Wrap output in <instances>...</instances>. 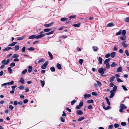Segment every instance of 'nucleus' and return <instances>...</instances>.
Returning <instances> with one entry per match:
<instances>
[{"label": "nucleus", "mask_w": 129, "mask_h": 129, "mask_svg": "<svg viewBox=\"0 0 129 129\" xmlns=\"http://www.w3.org/2000/svg\"><path fill=\"white\" fill-rule=\"evenodd\" d=\"M26 35H24L21 37H20L17 39V40H22L24 39L26 37Z\"/></svg>", "instance_id": "obj_17"}, {"label": "nucleus", "mask_w": 129, "mask_h": 129, "mask_svg": "<svg viewBox=\"0 0 129 129\" xmlns=\"http://www.w3.org/2000/svg\"><path fill=\"white\" fill-rule=\"evenodd\" d=\"M57 67V69L60 70L62 68L61 65L59 63H57L56 65Z\"/></svg>", "instance_id": "obj_16"}, {"label": "nucleus", "mask_w": 129, "mask_h": 129, "mask_svg": "<svg viewBox=\"0 0 129 129\" xmlns=\"http://www.w3.org/2000/svg\"><path fill=\"white\" fill-rule=\"evenodd\" d=\"M117 89V87L116 85H114L113 87V90H113L114 92H115V91Z\"/></svg>", "instance_id": "obj_46"}, {"label": "nucleus", "mask_w": 129, "mask_h": 129, "mask_svg": "<svg viewBox=\"0 0 129 129\" xmlns=\"http://www.w3.org/2000/svg\"><path fill=\"white\" fill-rule=\"evenodd\" d=\"M11 68V67H9L8 68V71L10 74H11L12 73V70Z\"/></svg>", "instance_id": "obj_24"}, {"label": "nucleus", "mask_w": 129, "mask_h": 129, "mask_svg": "<svg viewBox=\"0 0 129 129\" xmlns=\"http://www.w3.org/2000/svg\"><path fill=\"white\" fill-rule=\"evenodd\" d=\"M115 77L114 76H113L111 77L109 80V81L110 82H112L113 81L114 79L115 78Z\"/></svg>", "instance_id": "obj_28"}, {"label": "nucleus", "mask_w": 129, "mask_h": 129, "mask_svg": "<svg viewBox=\"0 0 129 129\" xmlns=\"http://www.w3.org/2000/svg\"><path fill=\"white\" fill-rule=\"evenodd\" d=\"M126 41H124L122 43V45L124 48H126L127 47V45L125 44Z\"/></svg>", "instance_id": "obj_9"}, {"label": "nucleus", "mask_w": 129, "mask_h": 129, "mask_svg": "<svg viewBox=\"0 0 129 129\" xmlns=\"http://www.w3.org/2000/svg\"><path fill=\"white\" fill-rule=\"evenodd\" d=\"M117 65V64H115L114 62H113L112 63L111 65V66L112 67H116Z\"/></svg>", "instance_id": "obj_23"}, {"label": "nucleus", "mask_w": 129, "mask_h": 129, "mask_svg": "<svg viewBox=\"0 0 129 129\" xmlns=\"http://www.w3.org/2000/svg\"><path fill=\"white\" fill-rule=\"evenodd\" d=\"M17 87L16 85H13L11 87V88L12 90H14L15 88Z\"/></svg>", "instance_id": "obj_48"}, {"label": "nucleus", "mask_w": 129, "mask_h": 129, "mask_svg": "<svg viewBox=\"0 0 129 129\" xmlns=\"http://www.w3.org/2000/svg\"><path fill=\"white\" fill-rule=\"evenodd\" d=\"M83 101H82L80 102V103L79 104V105L80 106V107H81V106H83Z\"/></svg>", "instance_id": "obj_63"}, {"label": "nucleus", "mask_w": 129, "mask_h": 129, "mask_svg": "<svg viewBox=\"0 0 129 129\" xmlns=\"http://www.w3.org/2000/svg\"><path fill=\"white\" fill-rule=\"evenodd\" d=\"M15 63L13 62L11 63L10 64V66L12 67H14L15 66Z\"/></svg>", "instance_id": "obj_64"}, {"label": "nucleus", "mask_w": 129, "mask_h": 129, "mask_svg": "<svg viewBox=\"0 0 129 129\" xmlns=\"http://www.w3.org/2000/svg\"><path fill=\"white\" fill-rule=\"evenodd\" d=\"M68 19V18H63L60 19V20L62 21H64L67 20Z\"/></svg>", "instance_id": "obj_32"}, {"label": "nucleus", "mask_w": 129, "mask_h": 129, "mask_svg": "<svg viewBox=\"0 0 129 129\" xmlns=\"http://www.w3.org/2000/svg\"><path fill=\"white\" fill-rule=\"evenodd\" d=\"M48 61H46L45 62L43 65L41 67L42 69H45L48 64Z\"/></svg>", "instance_id": "obj_5"}, {"label": "nucleus", "mask_w": 129, "mask_h": 129, "mask_svg": "<svg viewBox=\"0 0 129 129\" xmlns=\"http://www.w3.org/2000/svg\"><path fill=\"white\" fill-rule=\"evenodd\" d=\"M51 30V28H46L44 29V31L45 32H48L50 31Z\"/></svg>", "instance_id": "obj_34"}, {"label": "nucleus", "mask_w": 129, "mask_h": 129, "mask_svg": "<svg viewBox=\"0 0 129 129\" xmlns=\"http://www.w3.org/2000/svg\"><path fill=\"white\" fill-rule=\"evenodd\" d=\"M44 35L43 34H40L38 36H36L35 35H32L29 37L28 39H30L35 38L36 39H38L44 37Z\"/></svg>", "instance_id": "obj_1"}, {"label": "nucleus", "mask_w": 129, "mask_h": 129, "mask_svg": "<svg viewBox=\"0 0 129 129\" xmlns=\"http://www.w3.org/2000/svg\"><path fill=\"white\" fill-rule=\"evenodd\" d=\"M19 89L21 90H22L24 88V87L23 86H20L19 87Z\"/></svg>", "instance_id": "obj_54"}, {"label": "nucleus", "mask_w": 129, "mask_h": 129, "mask_svg": "<svg viewBox=\"0 0 129 129\" xmlns=\"http://www.w3.org/2000/svg\"><path fill=\"white\" fill-rule=\"evenodd\" d=\"M114 24L113 23H110L107 25V27H109L114 26Z\"/></svg>", "instance_id": "obj_8"}, {"label": "nucleus", "mask_w": 129, "mask_h": 129, "mask_svg": "<svg viewBox=\"0 0 129 129\" xmlns=\"http://www.w3.org/2000/svg\"><path fill=\"white\" fill-rule=\"evenodd\" d=\"M93 102V101L92 99L88 100L87 101V102L88 103H92Z\"/></svg>", "instance_id": "obj_33"}, {"label": "nucleus", "mask_w": 129, "mask_h": 129, "mask_svg": "<svg viewBox=\"0 0 129 129\" xmlns=\"http://www.w3.org/2000/svg\"><path fill=\"white\" fill-rule=\"evenodd\" d=\"M126 31L125 30H121L122 35L123 36H124L126 34Z\"/></svg>", "instance_id": "obj_26"}, {"label": "nucleus", "mask_w": 129, "mask_h": 129, "mask_svg": "<svg viewBox=\"0 0 129 129\" xmlns=\"http://www.w3.org/2000/svg\"><path fill=\"white\" fill-rule=\"evenodd\" d=\"M45 61V60L43 58H41L40 60L38 61V62L39 63H41Z\"/></svg>", "instance_id": "obj_45"}, {"label": "nucleus", "mask_w": 129, "mask_h": 129, "mask_svg": "<svg viewBox=\"0 0 129 129\" xmlns=\"http://www.w3.org/2000/svg\"><path fill=\"white\" fill-rule=\"evenodd\" d=\"M124 20L126 22H129V17H127L126 18L124 19Z\"/></svg>", "instance_id": "obj_53"}, {"label": "nucleus", "mask_w": 129, "mask_h": 129, "mask_svg": "<svg viewBox=\"0 0 129 129\" xmlns=\"http://www.w3.org/2000/svg\"><path fill=\"white\" fill-rule=\"evenodd\" d=\"M7 83V85H13L14 83V82L13 81H12L10 82H9L8 83Z\"/></svg>", "instance_id": "obj_39"}, {"label": "nucleus", "mask_w": 129, "mask_h": 129, "mask_svg": "<svg viewBox=\"0 0 129 129\" xmlns=\"http://www.w3.org/2000/svg\"><path fill=\"white\" fill-rule=\"evenodd\" d=\"M41 83L42 84V87H43L45 85V82L44 81H40Z\"/></svg>", "instance_id": "obj_44"}, {"label": "nucleus", "mask_w": 129, "mask_h": 129, "mask_svg": "<svg viewBox=\"0 0 129 129\" xmlns=\"http://www.w3.org/2000/svg\"><path fill=\"white\" fill-rule=\"evenodd\" d=\"M121 30H120L118 31V32L117 33H116V36H118V35H120V34H121Z\"/></svg>", "instance_id": "obj_38"}, {"label": "nucleus", "mask_w": 129, "mask_h": 129, "mask_svg": "<svg viewBox=\"0 0 129 129\" xmlns=\"http://www.w3.org/2000/svg\"><path fill=\"white\" fill-rule=\"evenodd\" d=\"M116 53L114 52H113L111 53V56L112 58H114L115 56Z\"/></svg>", "instance_id": "obj_14"}, {"label": "nucleus", "mask_w": 129, "mask_h": 129, "mask_svg": "<svg viewBox=\"0 0 129 129\" xmlns=\"http://www.w3.org/2000/svg\"><path fill=\"white\" fill-rule=\"evenodd\" d=\"M50 70L52 72H54L55 71V69L54 67H52L50 68Z\"/></svg>", "instance_id": "obj_40"}, {"label": "nucleus", "mask_w": 129, "mask_h": 129, "mask_svg": "<svg viewBox=\"0 0 129 129\" xmlns=\"http://www.w3.org/2000/svg\"><path fill=\"white\" fill-rule=\"evenodd\" d=\"M122 71V68L121 67H120L118 68L117 69L116 71L117 72H121Z\"/></svg>", "instance_id": "obj_15"}, {"label": "nucleus", "mask_w": 129, "mask_h": 129, "mask_svg": "<svg viewBox=\"0 0 129 129\" xmlns=\"http://www.w3.org/2000/svg\"><path fill=\"white\" fill-rule=\"evenodd\" d=\"M106 68L108 69L110 67V65L109 63H106Z\"/></svg>", "instance_id": "obj_42"}, {"label": "nucleus", "mask_w": 129, "mask_h": 129, "mask_svg": "<svg viewBox=\"0 0 129 129\" xmlns=\"http://www.w3.org/2000/svg\"><path fill=\"white\" fill-rule=\"evenodd\" d=\"M96 82L98 86L99 87L101 86L102 85V84L101 82L98 81H96Z\"/></svg>", "instance_id": "obj_36"}, {"label": "nucleus", "mask_w": 129, "mask_h": 129, "mask_svg": "<svg viewBox=\"0 0 129 129\" xmlns=\"http://www.w3.org/2000/svg\"><path fill=\"white\" fill-rule=\"evenodd\" d=\"M73 26L76 27H79L80 26V23H79L77 24H74L73 25Z\"/></svg>", "instance_id": "obj_31"}, {"label": "nucleus", "mask_w": 129, "mask_h": 129, "mask_svg": "<svg viewBox=\"0 0 129 129\" xmlns=\"http://www.w3.org/2000/svg\"><path fill=\"white\" fill-rule=\"evenodd\" d=\"M9 108L11 110H12L13 109L14 107L12 105H10L9 106Z\"/></svg>", "instance_id": "obj_55"}, {"label": "nucleus", "mask_w": 129, "mask_h": 129, "mask_svg": "<svg viewBox=\"0 0 129 129\" xmlns=\"http://www.w3.org/2000/svg\"><path fill=\"white\" fill-rule=\"evenodd\" d=\"M79 62L80 64H82V62H83V59H80L79 60Z\"/></svg>", "instance_id": "obj_58"}, {"label": "nucleus", "mask_w": 129, "mask_h": 129, "mask_svg": "<svg viewBox=\"0 0 129 129\" xmlns=\"http://www.w3.org/2000/svg\"><path fill=\"white\" fill-rule=\"evenodd\" d=\"M105 99L106 101V102L108 105H110V102L109 101V99L107 97H106L105 98Z\"/></svg>", "instance_id": "obj_21"}, {"label": "nucleus", "mask_w": 129, "mask_h": 129, "mask_svg": "<svg viewBox=\"0 0 129 129\" xmlns=\"http://www.w3.org/2000/svg\"><path fill=\"white\" fill-rule=\"evenodd\" d=\"M106 69L105 68H103L102 67L99 68L98 69V72L101 74H104L106 71Z\"/></svg>", "instance_id": "obj_2"}, {"label": "nucleus", "mask_w": 129, "mask_h": 129, "mask_svg": "<svg viewBox=\"0 0 129 129\" xmlns=\"http://www.w3.org/2000/svg\"><path fill=\"white\" fill-rule=\"evenodd\" d=\"M122 87L123 89L125 91H127L128 90L127 89L126 87L124 85L122 86Z\"/></svg>", "instance_id": "obj_37"}, {"label": "nucleus", "mask_w": 129, "mask_h": 129, "mask_svg": "<svg viewBox=\"0 0 129 129\" xmlns=\"http://www.w3.org/2000/svg\"><path fill=\"white\" fill-rule=\"evenodd\" d=\"M61 121L62 122H64L65 121V118L64 117H61L60 119Z\"/></svg>", "instance_id": "obj_50"}, {"label": "nucleus", "mask_w": 129, "mask_h": 129, "mask_svg": "<svg viewBox=\"0 0 129 129\" xmlns=\"http://www.w3.org/2000/svg\"><path fill=\"white\" fill-rule=\"evenodd\" d=\"M110 56V53H108L105 55V57L106 58H108Z\"/></svg>", "instance_id": "obj_59"}, {"label": "nucleus", "mask_w": 129, "mask_h": 129, "mask_svg": "<svg viewBox=\"0 0 129 129\" xmlns=\"http://www.w3.org/2000/svg\"><path fill=\"white\" fill-rule=\"evenodd\" d=\"M110 59H111L110 58H108L106 59L104 61V64H106V63H108V61H110Z\"/></svg>", "instance_id": "obj_25"}, {"label": "nucleus", "mask_w": 129, "mask_h": 129, "mask_svg": "<svg viewBox=\"0 0 129 129\" xmlns=\"http://www.w3.org/2000/svg\"><path fill=\"white\" fill-rule=\"evenodd\" d=\"M120 108L123 110L126 109L127 108V107L123 104H121L120 105Z\"/></svg>", "instance_id": "obj_7"}, {"label": "nucleus", "mask_w": 129, "mask_h": 129, "mask_svg": "<svg viewBox=\"0 0 129 129\" xmlns=\"http://www.w3.org/2000/svg\"><path fill=\"white\" fill-rule=\"evenodd\" d=\"M98 61H99V63L101 64H102L103 59L101 57H99L98 59Z\"/></svg>", "instance_id": "obj_13"}, {"label": "nucleus", "mask_w": 129, "mask_h": 129, "mask_svg": "<svg viewBox=\"0 0 129 129\" xmlns=\"http://www.w3.org/2000/svg\"><path fill=\"white\" fill-rule=\"evenodd\" d=\"M76 113L78 115H81L83 114V112L81 110L78 111H77Z\"/></svg>", "instance_id": "obj_18"}, {"label": "nucleus", "mask_w": 129, "mask_h": 129, "mask_svg": "<svg viewBox=\"0 0 129 129\" xmlns=\"http://www.w3.org/2000/svg\"><path fill=\"white\" fill-rule=\"evenodd\" d=\"M113 127V126L112 125H109L108 127V129H112Z\"/></svg>", "instance_id": "obj_51"}, {"label": "nucleus", "mask_w": 129, "mask_h": 129, "mask_svg": "<svg viewBox=\"0 0 129 129\" xmlns=\"http://www.w3.org/2000/svg\"><path fill=\"white\" fill-rule=\"evenodd\" d=\"M48 54H49V55L51 59H53V56L52 54L49 51L48 52Z\"/></svg>", "instance_id": "obj_19"}, {"label": "nucleus", "mask_w": 129, "mask_h": 129, "mask_svg": "<svg viewBox=\"0 0 129 129\" xmlns=\"http://www.w3.org/2000/svg\"><path fill=\"white\" fill-rule=\"evenodd\" d=\"M19 82L22 84H23L24 83V80L22 78H21Z\"/></svg>", "instance_id": "obj_30"}, {"label": "nucleus", "mask_w": 129, "mask_h": 129, "mask_svg": "<svg viewBox=\"0 0 129 129\" xmlns=\"http://www.w3.org/2000/svg\"><path fill=\"white\" fill-rule=\"evenodd\" d=\"M125 53L126 54L127 56H129V53H128L127 50H125Z\"/></svg>", "instance_id": "obj_56"}, {"label": "nucleus", "mask_w": 129, "mask_h": 129, "mask_svg": "<svg viewBox=\"0 0 129 129\" xmlns=\"http://www.w3.org/2000/svg\"><path fill=\"white\" fill-rule=\"evenodd\" d=\"M28 71L29 73L31 72L32 70V67L31 66H29L28 67Z\"/></svg>", "instance_id": "obj_11"}, {"label": "nucleus", "mask_w": 129, "mask_h": 129, "mask_svg": "<svg viewBox=\"0 0 129 129\" xmlns=\"http://www.w3.org/2000/svg\"><path fill=\"white\" fill-rule=\"evenodd\" d=\"M121 124L123 126H124L126 125V123L125 122H122L121 123Z\"/></svg>", "instance_id": "obj_57"}, {"label": "nucleus", "mask_w": 129, "mask_h": 129, "mask_svg": "<svg viewBox=\"0 0 129 129\" xmlns=\"http://www.w3.org/2000/svg\"><path fill=\"white\" fill-rule=\"evenodd\" d=\"M14 50L15 51L18 50L19 48V46L18 45H16L15 46Z\"/></svg>", "instance_id": "obj_22"}, {"label": "nucleus", "mask_w": 129, "mask_h": 129, "mask_svg": "<svg viewBox=\"0 0 129 129\" xmlns=\"http://www.w3.org/2000/svg\"><path fill=\"white\" fill-rule=\"evenodd\" d=\"M26 49V47L25 46H24L22 48V52H25V49Z\"/></svg>", "instance_id": "obj_61"}, {"label": "nucleus", "mask_w": 129, "mask_h": 129, "mask_svg": "<svg viewBox=\"0 0 129 129\" xmlns=\"http://www.w3.org/2000/svg\"><path fill=\"white\" fill-rule=\"evenodd\" d=\"M120 39L122 40H124L125 39V37H120Z\"/></svg>", "instance_id": "obj_60"}, {"label": "nucleus", "mask_w": 129, "mask_h": 129, "mask_svg": "<svg viewBox=\"0 0 129 129\" xmlns=\"http://www.w3.org/2000/svg\"><path fill=\"white\" fill-rule=\"evenodd\" d=\"M17 42H14L10 44L9 46H14L16 44H17Z\"/></svg>", "instance_id": "obj_20"}, {"label": "nucleus", "mask_w": 129, "mask_h": 129, "mask_svg": "<svg viewBox=\"0 0 129 129\" xmlns=\"http://www.w3.org/2000/svg\"><path fill=\"white\" fill-rule=\"evenodd\" d=\"M114 126L115 128H117L119 127V125L117 123H115L114 125Z\"/></svg>", "instance_id": "obj_47"}, {"label": "nucleus", "mask_w": 129, "mask_h": 129, "mask_svg": "<svg viewBox=\"0 0 129 129\" xmlns=\"http://www.w3.org/2000/svg\"><path fill=\"white\" fill-rule=\"evenodd\" d=\"M85 119V118L84 117H80L79 118H78V121H81L83 119Z\"/></svg>", "instance_id": "obj_29"}, {"label": "nucleus", "mask_w": 129, "mask_h": 129, "mask_svg": "<svg viewBox=\"0 0 129 129\" xmlns=\"http://www.w3.org/2000/svg\"><path fill=\"white\" fill-rule=\"evenodd\" d=\"M54 23V22H52L49 24H45L44 25V26L47 27H49L51 26L52 24Z\"/></svg>", "instance_id": "obj_6"}, {"label": "nucleus", "mask_w": 129, "mask_h": 129, "mask_svg": "<svg viewBox=\"0 0 129 129\" xmlns=\"http://www.w3.org/2000/svg\"><path fill=\"white\" fill-rule=\"evenodd\" d=\"M76 16L75 15H71L70 16L69 18H75L76 17Z\"/></svg>", "instance_id": "obj_49"}, {"label": "nucleus", "mask_w": 129, "mask_h": 129, "mask_svg": "<svg viewBox=\"0 0 129 129\" xmlns=\"http://www.w3.org/2000/svg\"><path fill=\"white\" fill-rule=\"evenodd\" d=\"M7 85V83H4V84H2L1 85V86L2 87H3L4 86H5V87H4L5 88H7V86H6Z\"/></svg>", "instance_id": "obj_41"}, {"label": "nucleus", "mask_w": 129, "mask_h": 129, "mask_svg": "<svg viewBox=\"0 0 129 129\" xmlns=\"http://www.w3.org/2000/svg\"><path fill=\"white\" fill-rule=\"evenodd\" d=\"M115 92L113 90H111L110 92V94L109 96V98H112L114 95Z\"/></svg>", "instance_id": "obj_3"}, {"label": "nucleus", "mask_w": 129, "mask_h": 129, "mask_svg": "<svg viewBox=\"0 0 129 129\" xmlns=\"http://www.w3.org/2000/svg\"><path fill=\"white\" fill-rule=\"evenodd\" d=\"M92 48L93 49V51L95 52L97 51L98 49V48L96 46H93L92 47Z\"/></svg>", "instance_id": "obj_10"}, {"label": "nucleus", "mask_w": 129, "mask_h": 129, "mask_svg": "<svg viewBox=\"0 0 129 129\" xmlns=\"http://www.w3.org/2000/svg\"><path fill=\"white\" fill-rule=\"evenodd\" d=\"M27 72V70L26 69L23 70L21 74L22 75L25 74Z\"/></svg>", "instance_id": "obj_35"}, {"label": "nucleus", "mask_w": 129, "mask_h": 129, "mask_svg": "<svg viewBox=\"0 0 129 129\" xmlns=\"http://www.w3.org/2000/svg\"><path fill=\"white\" fill-rule=\"evenodd\" d=\"M91 96V94H85L84 95V96L85 99H86L87 98L90 97Z\"/></svg>", "instance_id": "obj_12"}, {"label": "nucleus", "mask_w": 129, "mask_h": 129, "mask_svg": "<svg viewBox=\"0 0 129 129\" xmlns=\"http://www.w3.org/2000/svg\"><path fill=\"white\" fill-rule=\"evenodd\" d=\"M9 49L8 47H7L5 49H3V50L4 51H6L9 50Z\"/></svg>", "instance_id": "obj_62"}, {"label": "nucleus", "mask_w": 129, "mask_h": 129, "mask_svg": "<svg viewBox=\"0 0 129 129\" xmlns=\"http://www.w3.org/2000/svg\"><path fill=\"white\" fill-rule=\"evenodd\" d=\"M9 59H7L6 61V63H5L4 64H3L1 65V66L0 67V68L1 69L4 68L5 67V65L9 63Z\"/></svg>", "instance_id": "obj_4"}, {"label": "nucleus", "mask_w": 129, "mask_h": 129, "mask_svg": "<svg viewBox=\"0 0 129 129\" xmlns=\"http://www.w3.org/2000/svg\"><path fill=\"white\" fill-rule=\"evenodd\" d=\"M118 82H123V81L121 80L120 78H116Z\"/></svg>", "instance_id": "obj_43"}, {"label": "nucleus", "mask_w": 129, "mask_h": 129, "mask_svg": "<svg viewBox=\"0 0 129 129\" xmlns=\"http://www.w3.org/2000/svg\"><path fill=\"white\" fill-rule=\"evenodd\" d=\"M27 50H28L33 51L34 50V49L32 47H30V48H28Z\"/></svg>", "instance_id": "obj_52"}, {"label": "nucleus", "mask_w": 129, "mask_h": 129, "mask_svg": "<svg viewBox=\"0 0 129 129\" xmlns=\"http://www.w3.org/2000/svg\"><path fill=\"white\" fill-rule=\"evenodd\" d=\"M19 55L17 54H15L12 57L13 58H16L19 57Z\"/></svg>", "instance_id": "obj_27"}]
</instances>
